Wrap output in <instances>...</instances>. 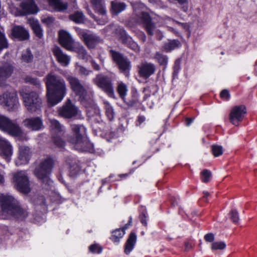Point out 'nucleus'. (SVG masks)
Here are the masks:
<instances>
[{
	"label": "nucleus",
	"instance_id": "f257e3e1",
	"mask_svg": "<svg viewBox=\"0 0 257 257\" xmlns=\"http://www.w3.org/2000/svg\"><path fill=\"white\" fill-rule=\"evenodd\" d=\"M48 103L54 106L61 102L67 93L65 81L60 76L50 73L45 78Z\"/></svg>",
	"mask_w": 257,
	"mask_h": 257
},
{
	"label": "nucleus",
	"instance_id": "f03ea898",
	"mask_svg": "<svg viewBox=\"0 0 257 257\" xmlns=\"http://www.w3.org/2000/svg\"><path fill=\"white\" fill-rule=\"evenodd\" d=\"M0 205L3 219L12 217L24 220L29 215L27 209L23 208L13 196L0 194Z\"/></svg>",
	"mask_w": 257,
	"mask_h": 257
},
{
	"label": "nucleus",
	"instance_id": "7ed1b4c3",
	"mask_svg": "<svg viewBox=\"0 0 257 257\" xmlns=\"http://www.w3.org/2000/svg\"><path fill=\"white\" fill-rule=\"evenodd\" d=\"M70 128L72 135L68 137V141L74 145L76 150L81 152L93 151V144L88 140L84 125L71 124Z\"/></svg>",
	"mask_w": 257,
	"mask_h": 257
},
{
	"label": "nucleus",
	"instance_id": "20e7f679",
	"mask_svg": "<svg viewBox=\"0 0 257 257\" xmlns=\"http://www.w3.org/2000/svg\"><path fill=\"white\" fill-rule=\"evenodd\" d=\"M137 16L140 25L149 36L155 35L157 40H162L163 37L162 32L157 29L156 23L148 12L142 11Z\"/></svg>",
	"mask_w": 257,
	"mask_h": 257
},
{
	"label": "nucleus",
	"instance_id": "39448f33",
	"mask_svg": "<svg viewBox=\"0 0 257 257\" xmlns=\"http://www.w3.org/2000/svg\"><path fill=\"white\" fill-rule=\"evenodd\" d=\"M54 163L55 161L52 158L47 157L42 160L36 167L34 174L42 183L50 185L51 180L49 176L52 173Z\"/></svg>",
	"mask_w": 257,
	"mask_h": 257
},
{
	"label": "nucleus",
	"instance_id": "423d86ee",
	"mask_svg": "<svg viewBox=\"0 0 257 257\" xmlns=\"http://www.w3.org/2000/svg\"><path fill=\"white\" fill-rule=\"evenodd\" d=\"M66 80L72 91L79 97L81 103L85 107H89L91 103V99L88 97L87 91L80 80L72 76H67Z\"/></svg>",
	"mask_w": 257,
	"mask_h": 257
},
{
	"label": "nucleus",
	"instance_id": "0eeeda50",
	"mask_svg": "<svg viewBox=\"0 0 257 257\" xmlns=\"http://www.w3.org/2000/svg\"><path fill=\"white\" fill-rule=\"evenodd\" d=\"M19 93L28 111L33 113L40 110L42 103L38 93L34 91L29 92L26 88L20 90Z\"/></svg>",
	"mask_w": 257,
	"mask_h": 257
},
{
	"label": "nucleus",
	"instance_id": "6e6552de",
	"mask_svg": "<svg viewBox=\"0 0 257 257\" xmlns=\"http://www.w3.org/2000/svg\"><path fill=\"white\" fill-rule=\"evenodd\" d=\"M109 53L119 72L125 77H129L132 68V63L130 59L122 53L112 49L109 50Z\"/></svg>",
	"mask_w": 257,
	"mask_h": 257
},
{
	"label": "nucleus",
	"instance_id": "1a4fd4ad",
	"mask_svg": "<svg viewBox=\"0 0 257 257\" xmlns=\"http://www.w3.org/2000/svg\"><path fill=\"white\" fill-rule=\"evenodd\" d=\"M92 82L109 97H114V87L112 77L103 73H99L97 74L92 79Z\"/></svg>",
	"mask_w": 257,
	"mask_h": 257
},
{
	"label": "nucleus",
	"instance_id": "9d476101",
	"mask_svg": "<svg viewBox=\"0 0 257 257\" xmlns=\"http://www.w3.org/2000/svg\"><path fill=\"white\" fill-rule=\"evenodd\" d=\"M13 182L15 187L20 192L28 194L31 192L30 183L27 173L20 171L13 174Z\"/></svg>",
	"mask_w": 257,
	"mask_h": 257
},
{
	"label": "nucleus",
	"instance_id": "9b49d317",
	"mask_svg": "<svg viewBox=\"0 0 257 257\" xmlns=\"http://www.w3.org/2000/svg\"><path fill=\"white\" fill-rule=\"evenodd\" d=\"M0 130L14 137H19L23 134L22 130L15 121L1 114H0Z\"/></svg>",
	"mask_w": 257,
	"mask_h": 257
},
{
	"label": "nucleus",
	"instance_id": "f8f14e48",
	"mask_svg": "<svg viewBox=\"0 0 257 257\" xmlns=\"http://www.w3.org/2000/svg\"><path fill=\"white\" fill-rule=\"evenodd\" d=\"M0 104L9 111H16L20 105L16 92L7 91L0 95Z\"/></svg>",
	"mask_w": 257,
	"mask_h": 257
},
{
	"label": "nucleus",
	"instance_id": "ddd939ff",
	"mask_svg": "<svg viewBox=\"0 0 257 257\" xmlns=\"http://www.w3.org/2000/svg\"><path fill=\"white\" fill-rule=\"evenodd\" d=\"M51 128L52 134V141L53 143L60 149H63L65 142L62 138L64 134L63 126L56 119L50 120Z\"/></svg>",
	"mask_w": 257,
	"mask_h": 257
},
{
	"label": "nucleus",
	"instance_id": "4468645a",
	"mask_svg": "<svg viewBox=\"0 0 257 257\" xmlns=\"http://www.w3.org/2000/svg\"><path fill=\"white\" fill-rule=\"evenodd\" d=\"M115 35L117 40L121 44L135 52L140 51V47L138 44L134 41L124 28L119 27L116 29Z\"/></svg>",
	"mask_w": 257,
	"mask_h": 257
},
{
	"label": "nucleus",
	"instance_id": "2eb2a0df",
	"mask_svg": "<svg viewBox=\"0 0 257 257\" xmlns=\"http://www.w3.org/2000/svg\"><path fill=\"white\" fill-rule=\"evenodd\" d=\"M77 33L89 49H93L96 45L101 43L102 40L96 35L88 33L87 30L77 28Z\"/></svg>",
	"mask_w": 257,
	"mask_h": 257
},
{
	"label": "nucleus",
	"instance_id": "dca6fc26",
	"mask_svg": "<svg viewBox=\"0 0 257 257\" xmlns=\"http://www.w3.org/2000/svg\"><path fill=\"white\" fill-rule=\"evenodd\" d=\"M247 113L246 106L243 105H235L232 107L229 114L230 123L235 126H238Z\"/></svg>",
	"mask_w": 257,
	"mask_h": 257
},
{
	"label": "nucleus",
	"instance_id": "f3484780",
	"mask_svg": "<svg viewBox=\"0 0 257 257\" xmlns=\"http://www.w3.org/2000/svg\"><path fill=\"white\" fill-rule=\"evenodd\" d=\"M59 115L64 118L70 119L76 117L79 113L78 108L67 99L62 106L58 109Z\"/></svg>",
	"mask_w": 257,
	"mask_h": 257
},
{
	"label": "nucleus",
	"instance_id": "a211bd4d",
	"mask_svg": "<svg viewBox=\"0 0 257 257\" xmlns=\"http://www.w3.org/2000/svg\"><path fill=\"white\" fill-rule=\"evenodd\" d=\"M139 76L144 79H148L154 74L156 71V66L151 62L144 61L137 66Z\"/></svg>",
	"mask_w": 257,
	"mask_h": 257
},
{
	"label": "nucleus",
	"instance_id": "6ab92c4d",
	"mask_svg": "<svg viewBox=\"0 0 257 257\" xmlns=\"http://www.w3.org/2000/svg\"><path fill=\"white\" fill-rule=\"evenodd\" d=\"M58 40L59 44L63 48L69 51L72 50L77 44V43L74 42L70 34L63 30L59 31Z\"/></svg>",
	"mask_w": 257,
	"mask_h": 257
},
{
	"label": "nucleus",
	"instance_id": "aec40b11",
	"mask_svg": "<svg viewBox=\"0 0 257 257\" xmlns=\"http://www.w3.org/2000/svg\"><path fill=\"white\" fill-rule=\"evenodd\" d=\"M12 154V146L10 143L5 139L0 136V156L5 159L7 162H9Z\"/></svg>",
	"mask_w": 257,
	"mask_h": 257
},
{
	"label": "nucleus",
	"instance_id": "412c9836",
	"mask_svg": "<svg viewBox=\"0 0 257 257\" xmlns=\"http://www.w3.org/2000/svg\"><path fill=\"white\" fill-rule=\"evenodd\" d=\"M14 67L10 62H5L0 66V85L4 84L14 71Z\"/></svg>",
	"mask_w": 257,
	"mask_h": 257
},
{
	"label": "nucleus",
	"instance_id": "4be33fe9",
	"mask_svg": "<svg viewBox=\"0 0 257 257\" xmlns=\"http://www.w3.org/2000/svg\"><path fill=\"white\" fill-rule=\"evenodd\" d=\"M11 38L20 41H24L29 39V34L27 30L20 26H14L11 30Z\"/></svg>",
	"mask_w": 257,
	"mask_h": 257
},
{
	"label": "nucleus",
	"instance_id": "5701e85b",
	"mask_svg": "<svg viewBox=\"0 0 257 257\" xmlns=\"http://www.w3.org/2000/svg\"><path fill=\"white\" fill-rule=\"evenodd\" d=\"M126 4L121 0H112L110 2L109 11L113 16H118L126 8Z\"/></svg>",
	"mask_w": 257,
	"mask_h": 257
},
{
	"label": "nucleus",
	"instance_id": "b1692460",
	"mask_svg": "<svg viewBox=\"0 0 257 257\" xmlns=\"http://www.w3.org/2000/svg\"><path fill=\"white\" fill-rule=\"evenodd\" d=\"M24 125L32 131H38L42 128V119L39 117L26 118L23 121Z\"/></svg>",
	"mask_w": 257,
	"mask_h": 257
},
{
	"label": "nucleus",
	"instance_id": "393cba45",
	"mask_svg": "<svg viewBox=\"0 0 257 257\" xmlns=\"http://www.w3.org/2000/svg\"><path fill=\"white\" fill-rule=\"evenodd\" d=\"M20 7L25 14H35L39 10L34 0H25L21 3Z\"/></svg>",
	"mask_w": 257,
	"mask_h": 257
},
{
	"label": "nucleus",
	"instance_id": "a878e982",
	"mask_svg": "<svg viewBox=\"0 0 257 257\" xmlns=\"http://www.w3.org/2000/svg\"><path fill=\"white\" fill-rule=\"evenodd\" d=\"M91 6L95 13L100 15H105L106 13L104 0H90Z\"/></svg>",
	"mask_w": 257,
	"mask_h": 257
},
{
	"label": "nucleus",
	"instance_id": "bb28decb",
	"mask_svg": "<svg viewBox=\"0 0 257 257\" xmlns=\"http://www.w3.org/2000/svg\"><path fill=\"white\" fill-rule=\"evenodd\" d=\"M31 156V152L29 147L25 146H21L19 147V159L21 161V164L28 163Z\"/></svg>",
	"mask_w": 257,
	"mask_h": 257
},
{
	"label": "nucleus",
	"instance_id": "cd10ccee",
	"mask_svg": "<svg viewBox=\"0 0 257 257\" xmlns=\"http://www.w3.org/2000/svg\"><path fill=\"white\" fill-rule=\"evenodd\" d=\"M52 52L59 63L65 65L68 64L70 61L69 57L64 54L59 47L55 46L52 49Z\"/></svg>",
	"mask_w": 257,
	"mask_h": 257
},
{
	"label": "nucleus",
	"instance_id": "c85d7f7f",
	"mask_svg": "<svg viewBox=\"0 0 257 257\" xmlns=\"http://www.w3.org/2000/svg\"><path fill=\"white\" fill-rule=\"evenodd\" d=\"M28 21L36 37L39 39L42 38L43 36V31L39 21L34 18H30Z\"/></svg>",
	"mask_w": 257,
	"mask_h": 257
},
{
	"label": "nucleus",
	"instance_id": "c756f323",
	"mask_svg": "<svg viewBox=\"0 0 257 257\" xmlns=\"http://www.w3.org/2000/svg\"><path fill=\"white\" fill-rule=\"evenodd\" d=\"M153 59L160 66L163 67V70L166 69L169 61V58L167 55L161 52H156L154 54Z\"/></svg>",
	"mask_w": 257,
	"mask_h": 257
},
{
	"label": "nucleus",
	"instance_id": "7c9ffc66",
	"mask_svg": "<svg viewBox=\"0 0 257 257\" xmlns=\"http://www.w3.org/2000/svg\"><path fill=\"white\" fill-rule=\"evenodd\" d=\"M137 235L134 232H131L129 236L125 243L124 252L126 254H128L134 248V247L136 243Z\"/></svg>",
	"mask_w": 257,
	"mask_h": 257
},
{
	"label": "nucleus",
	"instance_id": "2f4dec72",
	"mask_svg": "<svg viewBox=\"0 0 257 257\" xmlns=\"http://www.w3.org/2000/svg\"><path fill=\"white\" fill-rule=\"evenodd\" d=\"M126 105L125 109H128L137 105L139 103V94L136 90L132 91V97L130 99H126L124 97V99H122Z\"/></svg>",
	"mask_w": 257,
	"mask_h": 257
},
{
	"label": "nucleus",
	"instance_id": "473e14b6",
	"mask_svg": "<svg viewBox=\"0 0 257 257\" xmlns=\"http://www.w3.org/2000/svg\"><path fill=\"white\" fill-rule=\"evenodd\" d=\"M48 2L50 6L57 12H63L68 8L67 3L62 2L60 0H48Z\"/></svg>",
	"mask_w": 257,
	"mask_h": 257
},
{
	"label": "nucleus",
	"instance_id": "72a5a7b5",
	"mask_svg": "<svg viewBox=\"0 0 257 257\" xmlns=\"http://www.w3.org/2000/svg\"><path fill=\"white\" fill-rule=\"evenodd\" d=\"M181 44L178 40H170L163 45L162 48L166 52H170L172 50L181 47Z\"/></svg>",
	"mask_w": 257,
	"mask_h": 257
},
{
	"label": "nucleus",
	"instance_id": "f704fd0d",
	"mask_svg": "<svg viewBox=\"0 0 257 257\" xmlns=\"http://www.w3.org/2000/svg\"><path fill=\"white\" fill-rule=\"evenodd\" d=\"M69 19L76 24H82L85 22V16L81 11H76L69 15Z\"/></svg>",
	"mask_w": 257,
	"mask_h": 257
},
{
	"label": "nucleus",
	"instance_id": "c9c22d12",
	"mask_svg": "<svg viewBox=\"0 0 257 257\" xmlns=\"http://www.w3.org/2000/svg\"><path fill=\"white\" fill-rule=\"evenodd\" d=\"M70 51H74L76 52L78 54V57L80 59H87L88 54L86 50L82 45H80L79 43H77L74 46V48Z\"/></svg>",
	"mask_w": 257,
	"mask_h": 257
},
{
	"label": "nucleus",
	"instance_id": "e433bc0d",
	"mask_svg": "<svg viewBox=\"0 0 257 257\" xmlns=\"http://www.w3.org/2000/svg\"><path fill=\"white\" fill-rule=\"evenodd\" d=\"M117 84V92L118 93L120 98L121 99H124V97H125L126 95L128 90L127 85L122 81L118 82Z\"/></svg>",
	"mask_w": 257,
	"mask_h": 257
},
{
	"label": "nucleus",
	"instance_id": "4c0bfd02",
	"mask_svg": "<svg viewBox=\"0 0 257 257\" xmlns=\"http://www.w3.org/2000/svg\"><path fill=\"white\" fill-rule=\"evenodd\" d=\"M125 232L123 230L120 229V228H117L113 230L111 232V236L110 239L114 243H118L119 240L124 235Z\"/></svg>",
	"mask_w": 257,
	"mask_h": 257
},
{
	"label": "nucleus",
	"instance_id": "58836bf2",
	"mask_svg": "<svg viewBox=\"0 0 257 257\" xmlns=\"http://www.w3.org/2000/svg\"><path fill=\"white\" fill-rule=\"evenodd\" d=\"M104 104L106 116L109 120H113L114 116V112L112 107L107 102H105Z\"/></svg>",
	"mask_w": 257,
	"mask_h": 257
},
{
	"label": "nucleus",
	"instance_id": "ea45409f",
	"mask_svg": "<svg viewBox=\"0 0 257 257\" xmlns=\"http://www.w3.org/2000/svg\"><path fill=\"white\" fill-rule=\"evenodd\" d=\"M34 56L30 49H27L24 52L21 56V59L25 63H31L33 60Z\"/></svg>",
	"mask_w": 257,
	"mask_h": 257
},
{
	"label": "nucleus",
	"instance_id": "a19ab883",
	"mask_svg": "<svg viewBox=\"0 0 257 257\" xmlns=\"http://www.w3.org/2000/svg\"><path fill=\"white\" fill-rule=\"evenodd\" d=\"M9 44L8 40L5 36L4 31L0 30V52L4 49L8 48Z\"/></svg>",
	"mask_w": 257,
	"mask_h": 257
},
{
	"label": "nucleus",
	"instance_id": "79ce46f5",
	"mask_svg": "<svg viewBox=\"0 0 257 257\" xmlns=\"http://www.w3.org/2000/svg\"><path fill=\"white\" fill-rule=\"evenodd\" d=\"M147 215L148 214L146 208L142 206L140 210L139 218L142 224L145 226H147V222L146 220Z\"/></svg>",
	"mask_w": 257,
	"mask_h": 257
},
{
	"label": "nucleus",
	"instance_id": "37998d69",
	"mask_svg": "<svg viewBox=\"0 0 257 257\" xmlns=\"http://www.w3.org/2000/svg\"><path fill=\"white\" fill-rule=\"evenodd\" d=\"M211 172L207 169L203 170L201 173V179L202 182L207 183L211 177Z\"/></svg>",
	"mask_w": 257,
	"mask_h": 257
},
{
	"label": "nucleus",
	"instance_id": "c03bdc74",
	"mask_svg": "<svg viewBox=\"0 0 257 257\" xmlns=\"http://www.w3.org/2000/svg\"><path fill=\"white\" fill-rule=\"evenodd\" d=\"M211 152L214 157H218L223 153L222 147L219 145H212L211 146Z\"/></svg>",
	"mask_w": 257,
	"mask_h": 257
},
{
	"label": "nucleus",
	"instance_id": "a18cd8bd",
	"mask_svg": "<svg viewBox=\"0 0 257 257\" xmlns=\"http://www.w3.org/2000/svg\"><path fill=\"white\" fill-rule=\"evenodd\" d=\"M41 20L43 24L48 27H50L53 24L55 18L53 16H43L41 18Z\"/></svg>",
	"mask_w": 257,
	"mask_h": 257
},
{
	"label": "nucleus",
	"instance_id": "49530a36",
	"mask_svg": "<svg viewBox=\"0 0 257 257\" xmlns=\"http://www.w3.org/2000/svg\"><path fill=\"white\" fill-rule=\"evenodd\" d=\"M181 60L180 58L177 59L174 62V65L173 66V76L174 78L177 76L179 71L181 69Z\"/></svg>",
	"mask_w": 257,
	"mask_h": 257
},
{
	"label": "nucleus",
	"instance_id": "de8ad7c7",
	"mask_svg": "<svg viewBox=\"0 0 257 257\" xmlns=\"http://www.w3.org/2000/svg\"><path fill=\"white\" fill-rule=\"evenodd\" d=\"M25 80L26 82L33 84L38 87V88H39L41 86L40 80L36 78H33L31 76H26Z\"/></svg>",
	"mask_w": 257,
	"mask_h": 257
},
{
	"label": "nucleus",
	"instance_id": "09e8293b",
	"mask_svg": "<svg viewBox=\"0 0 257 257\" xmlns=\"http://www.w3.org/2000/svg\"><path fill=\"white\" fill-rule=\"evenodd\" d=\"M225 247L226 244L223 241L214 242L211 244V249L212 250H221L224 249Z\"/></svg>",
	"mask_w": 257,
	"mask_h": 257
},
{
	"label": "nucleus",
	"instance_id": "8fccbe9b",
	"mask_svg": "<svg viewBox=\"0 0 257 257\" xmlns=\"http://www.w3.org/2000/svg\"><path fill=\"white\" fill-rule=\"evenodd\" d=\"M102 249V247L98 244H93L89 247V251L93 253H100Z\"/></svg>",
	"mask_w": 257,
	"mask_h": 257
},
{
	"label": "nucleus",
	"instance_id": "3c124183",
	"mask_svg": "<svg viewBox=\"0 0 257 257\" xmlns=\"http://www.w3.org/2000/svg\"><path fill=\"white\" fill-rule=\"evenodd\" d=\"M229 214L230 216V218L231 221L234 223H238L239 220V215L238 212L236 210L233 209L231 210Z\"/></svg>",
	"mask_w": 257,
	"mask_h": 257
},
{
	"label": "nucleus",
	"instance_id": "603ef678",
	"mask_svg": "<svg viewBox=\"0 0 257 257\" xmlns=\"http://www.w3.org/2000/svg\"><path fill=\"white\" fill-rule=\"evenodd\" d=\"M134 11H136L139 10H143L145 8V5L140 1H136L131 3Z\"/></svg>",
	"mask_w": 257,
	"mask_h": 257
},
{
	"label": "nucleus",
	"instance_id": "864d4df0",
	"mask_svg": "<svg viewBox=\"0 0 257 257\" xmlns=\"http://www.w3.org/2000/svg\"><path fill=\"white\" fill-rule=\"evenodd\" d=\"M220 98L225 101H227L230 97L229 92L227 89L222 90L220 93Z\"/></svg>",
	"mask_w": 257,
	"mask_h": 257
},
{
	"label": "nucleus",
	"instance_id": "5fc2aeb1",
	"mask_svg": "<svg viewBox=\"0 0 257 257\" xmlns=\"http://www.w3.org/2000/svg\"><path fill=\"white\" fill-rule=\"evenodd\" d=\"M92 71L91 70L87 69L83 66H80L78 67V73L80 75L87 76Z\"/></svg>",
	"mask_w": 257,
	"mask_h": 257
},
{
	"label": "nucleus",
	"instance_id": "6e6d98bb",
	"mask_svg": "<svg viewBox=\"0 0 257 257\" xmlns=\"http://www.w3.org/2000/svg\"><path fill=\"white\" fill-rule=\"evenodd\" d=\"M145 120H146V117L144 115H139L137 117L136 125L137 126H140Z\"/></svg>",
	"mask_w": 257,
	"mask_h": 257
},
{
	"label": "nucleus",
	"instance_id": "4d7b16f0",
	"mask_svg": "<svg viewBox=\"0 0 257 257\" xmlns=\"http://www.w3.org/2000/svg\"><path fill=\"white\" fill-rule=\"evenodd\" d=\"M204 239L207 242H212L214 240V235L212 233H207L205 235Z\"/></svg>",
	"mask_w": 257,
	"mask_h": 257
},
{
	"label": "nucleus",
	"instance_id": "13d9d810",
	"mask_svg": "<svg viewBox=\"0 0 257 257\" xmlns=\"http://www.w3.org/2000/svg\"><path fill=\"white\" fill-rule=\"evenodd\" d=\"M138 37L139 39L143 43H144L146 41V35L143 32H141L138 34Z\"/></svg>",
	"mask_w": 257,
	"mask_h": 257
},
{
	"label": "nucleus",
	"instance_id": "bf43d9fd",
	"mask_svg": "<svg viewBox=\"0 0 257 257\" xmlns=\"http://www.w3.org/2000/svg\"><path fill=\"white\" fill-rule=\"evenodd\" d=\"M90 63L94 70L96 71H99L100 70V67L99 65L97 64L94 60H92L90 61Z\"/></svg>",
	"mask_w": 257,
	"mask_h": 257
},
{
	"label": "nucleus",
	"instance_id": "052dcab7",
	"mask_svg": "<svg viewBox=\"0 0 257 257\" xmlns=\"http://www.w3.org/2000/svg\"><path fill=\"white\" fill-rule=\"evenodd\" d=\"M194 118L192 117H186L185 118V124L187 126H189L193 122Z\"/></svg>",
	"mask_w": 257,
	"mask_h": 257
},
{
	"label": "nucleus",
	"instance_id": "680f3d73",
	"mask_svg": "<svg viewBox=\"0 0 257 257\" xmlns=\"http://www.w3.org/2000/svg\"><path fill=\"white\" fill-rule=\"evenodd\" d=\"M69 6L73 9H77V5L76 0H70Z\"/></svg>",
	"mask_w": 257,
	"mask_h": 257
},
{
	"label": "nucleus",
	"instance_id": "e2e57ef3",
	"mask_svg": "<svg viewBox=\"0 0 257 257\" xmlns=\"http://www.w3.org/2000/svg\"><path fill=\"white\" fill-rule=\"evenodd\" d=\"M203 196L202 197V199L207 202H208V200H207V197L209 196V193L208 192H203Z\"/></svg>",
	"mask_w": 257,
	"mask_h": 257
},
{
	"label": "nucleus",
	"instance_id": "0e129e2a",
	"mask_svg": "<svg viewBox=\"0 0 257 257\" xmlns=\"http://www.w3.org/2000/svg\"><path fill=\"white\" fill-rule=\"evenodd\" d=\"M131 223H132V218L130 217L128 223L127 224H125V225L122 228H120V229L122 230H123L125 232V230L128 228V225H130Z\"/></svg>",
	"mask_w": 257,
	"mask_h": 257
},
{
	"label": "nucleus",
	"instance_id": "69168bd1",
	"mask_svg": "<svg viewBox=\"0 0 257 257\" xmlns=\"http://www.w3.org/2000/svg\"><path fill=\"white\" fill-rule=\"evenodd\" d=\"M186 250L189 249L192 247V244L189 242H186L185 243Z\"/></svg>",
	"mask_w": 257,
	"mask_h": 257
},
{
	"label": "nucleus",
	"instance_id": "338daca9",
	"mask_svg": "<svg viewBox=\"0 0 257 257\" xmlns=\"http://www.w3.org/2000/svg\"><path fill=\"white\" fill-rule=\"evenodd\" d=\"M129 174H127V173H125V174H120L119 175V176L122 178V177H124V178H125L126 177H127L128 176Z\"/></svg>",
	"mask_w": 257,
	"mask_h": 257
},
{
	"label": "nucleus",
	"instance_id": "774afa93",
	"mask_svg": "<svg viewBox=\"0 0 257 257\" xmlns=\"http://www.w3.org/2000/svg\"><path fill=\"white\" fill-rule=\"evenodd\" d=\"M175 198H174V200H173V199H171V201L172 204L173 206H175L176 204H177V203L175 202Z\"/></svg>",
	"mask_w": 257,
	"mask_h": 257
}]
</instances>
